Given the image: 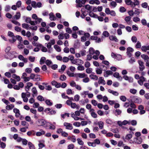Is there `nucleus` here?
Listing matches in <instances>:
<instances>
[{"instance_id": "obj_1", "label": "nucleus", "mask_w": 149, "mask_h": 149, "mask_svg": "<svg viewBox=\"0 0 149 149\" xmlns=\"http://www.w3.org/2000/svg\"><path fill=\"white\" fill-rule=\"evenodd\" d=\"M2 101L7 105L6 107V110H11L14 107V105L12 104H10V102L5 99H3Z\"/></svg>"}, {"instance_id": "obj_2", "label": "nucleus", "mask_w": 149, "mask_h": 149, "mask_svg": "<svg viewBox=\"0 0 149 149\" xmlns=\"http://www.w3.org/2000/svg\"><path fill=\"white\" fill-rule=\"evenodd\" d=\"M131 143L133 144H140L142 141V139L141 137H136L133 139V140H131Z\"/></svg>"}, {"instance_id": "obj_3", "label": "nucleus", "mask_w": 149, "mask_h": 149, "mask_svg": "<svg viewBox=\"0 0 149 149\" xmlns=\"http://www.w3.org/2000/svg\"><path fill=\"white\" fill-rule=\"evenodd\" d=\"M31 5L33 8H40L42 6V4L40 2L36 3L34 1H32Z\"/></svg>"}, {"instance_id": "obj_4", "label": "nucleus", "mask_w": 149, "mask_h": 149, "mask_svg": "<svg viewBox=\"0 0 149 149\" xmlns=\"http://www.w3.org/2000/svg\"><path fill=\"white\" fill-rule=\"evenodd\" d=\"M130 98L131 99V100L132 101H134L136 103L139 104L141 103L142 102L141 99L137 97L131 96L130 97Z\"/></svg>"}, {"instance_id": "obj_5", "label": "nucleus", "mask_w": 149, "mask_h": 149, "mask_svg": "<svg viewBox=\"0 0 149 149\" xmlns=\"http://www.w3.org/2000/svg\"><path fill=\"white\" fill-rule=\"evenodd\" d=\"M86 76H87V75L84 73H76V75H75V77L77 79L79 78H84Z\"/></svg>"}, {"instance_id": "obj_6", "label": "nucleus", "mask_w": 149, "mask_h": 149, "mask_svg": "<svg viewBox=\"0 0 149 149\" xmlns=\"http://www.w3.org/2000/svg\"><path fill=\"white\" fill-rule=\"evenodd\" d=\"M117 123L120 126H122L123 125H125L127 124H130V121H128L127 120H124L123 122L119 121Z\"/></svg>"}, {"instance_id": "obj_7", "label": "nucleus", "mask_w": 149, "mask_h": 149, "mask_svg": "<svg viewBox=\"0 0 149 149\" xmlns=\"http://www.w3.org/2000/svg\"><path fill=\"white\" fill-rule=\"evenodd\" d=\"M138 63L139 65V68L140 71H142L145 69V66L143 65V63L142 61L140 60H138Z\"/></svg>"}, {"instance_id": "obj_8", "label": "nucleus", "mask_w": 149, "mask_h": 149, "mask_svg": "<svg viewBox=\"0 0 149 149\" xmlns=\"http://www.w3.org/2000/svg\"><path fill=\"white\" fill-rule=\"evenodd\" d=\"M64 125L66 129L69 130H72L73 129V127L72 124L66 122L64 123Z\"/></svg>"}, {"instance_id": "obj_9", "label": "nucleus", "mask_w": 149, "mask_h": 149, "mask_svg": "<svg viewBox=\"0 0 149 149\" xmlns=\"http://www.w3.org/2000/svg\"><path fill=\"white\" fill-rule=\"evenodd\" d=\"M89 112L91 114V116L94 118H96L97 116V114L95 112V110L94 109H91L90 110Z\"/></svg>"}, {"instance_id": "obj_10", "label": "nucleus", "mask_w": 149, "mask_h": 149, "mask_svg": "<svg viewBox=\"0 0 149 149\" xmlns=\"http://www.w3.org/2000/svg\"><path fill=\"white\" fill-rule=\"evenodd\" d=\"M13 111L15 113V116L16 117L18 118L20 116V114L19 109L16 108H14Z\"/></svg>"}, {"instance_id": "obj_11", "label": "nucleus", "mask_w": 149, "mask_h": 149, "mask_svg": "<svg viewBox=\"0 0 149 149\" xmlns=\"http://www.w3.org/2000/svg\"><path fill=\"white\" fill-rule=\"evenodd\" d=\"M51 84L53 86H54L56 88H59L61 86V84L54 80L52 81Z\"/></svg>"}, {"instance_id": "obj_12", "label": "nucleus", "mask_w": 149, "mask_h": 149, "mask_svg": "<svg viewBox=\"0 0 149 149\" xmlns=\"http://www.w3.org/2000/svg\"><path fill=\"white\" fill-rule=\"evenodd\" d=\"M127 55L129 57H131L132 56L131 53L133 52V49L131 47H129L127 48Z\"/></svg>"}, {"instance_id": "obj_13", "label": "nucleus", "mask_w": 149, "mask_h": 149, "mask_svg": "<svg viewBox=\"0 0 149 149\" xmlns=\"http://www.w3.org/2000/svg\"><path fill=\"white\" fill-rule=\"evenodd\" d=\"M123 78L126 81H128L130 83H132L133 82V79L131 77H129L127 75H124L123 77Z\"/></svg>"}, {"instance_id": "obj_14", "label": "nucleus", "mask_w": 149, "mask_h": 149, "mask_svg": "<svg viewBox=\"0 0 149 149\" xmlns=\"http://www.w3.org/2000/svg\"><path fill=\"white\" fill-rule=\"evenodd\" d=\"M21 16V14L19 12H17L15 14L13 17V18L16 20L19 19Z\"/></svg>"}, {"instance_id": "obj_15", "label": "nucleus", "mask_w": 149, "mask_h": 149, "mask_svg": "<svg viewBox=\"0 0 149 149\" xmlns=\"http://www.w3.org/2000/svg\"><path fill=\"white\" fill-rule=\"evenodd\" d=\"M98 83L99 84H102L103 85H104L106 84V82L102 77H99Z\"/></svg>"}, {"instance_id": "obj_16", "label": "nucleus", "mask_w": 149, "mask_h": 149, "mask_svg": "<svg viewBox=\"0 0 149 149\" xmlns=\"http://www.w3.org/2000/svg\"><path fill=\"white\" fill-rule=\"evenodd\" d=\"M26 93H22L21 94V97L23 99L24 102H27L28 100V98L26 97Z\"/></svg>"}, {"instance_id": "obj_17", "label": "nucleus", "mask_w": 149, "mask_h": 149, "mask_svg": "<svg viewBox=\"0 0 149 149\" xmlns=\"http://www.w3.org/2000/svg\"><path fill=\"white\" fill-rule=\"evenodd\" d=\"M46 123V122L44 120H39L38 121V125L39 126L44 125Z\"/></svg>"}, {"instance_id": "obj_18", "label": "nucleus", "mask_w": 149, "mask_h": 149, "mask_svg": "<svg viewBox=\"0 0 149 149\" xmlns=\"http://www.w3.org/2000/svg\"><path fill=\"white\" fill-rule=\"evenodd\" d=\"M18 58L19 60L23 61L24 63H27L28 61L27 59L24 58L22 55H19Z\"/></svg>"}, {"instance_id": "obj_19", "label": "nucleus", "mask_w": 149, "mask_h": 149, "mask_svg": "<svg viewBox=\"0 0 149 149\" xmlns=\"http://www.w3.org/2000/svg\"><path fill=\"white\" fill-rule=\"evenodd\" d=\"M131 19V17L129 16L126 17L124 19L125 20L126 22L128 24H131L132 21H130Z\"/></svg>"}, {"instance_id": "obj_20", "label": "nucleus", "mask_w": 149, "mask_h": 149, "mask_svg": "<svg viewBox=\"0 0 149 149\" xmlns=\"http://www.w3.org/2000/svg\"><path fill=\"white\" fill-rule=\"evenodd\" d=\"M109 39L112 41H114L116 42H118V41L116 36H110L109 37Z\"/></svg>"}, {"instance_id": "obj_21", "label": "nucleus", "mask_w": 149, "mask_h": 149, "mask_svg": "<svg viewBox=\"0 0 149 149\" xmlns=\"http://www.w3.org/2000/svg\"><path fill=\"white\" fill-rule=\"evenodd\" d=\"M142 12L143 10L142 9L137 8H135V10L134 11V14H136L137 15H139L140 13H142Z\"/></svg>"}, {"instance_id": "obj_22", "label": "nucleus", "mask_w": 149, "mask_h": 149, "mask_svg": "<svg viewBox=\"0 0 149 149\" xmlns=\"http://www.w3.org/2000/svg\"><path fill=\"white\" fill-rule=\"evenodd\" d=\"M89 3L92 4L95 3L99 5L100 4V2L98 0H91L89 1Z\"/></svg>"}, {"instance_id": "obj_23", "label": "nucleus", "mask_w": 149, "mask_h": 149, "mask_svg": "<svg viewBox=\"0 0 149 149\" xmlns=\"http://www.w3.org/2000/svg\"><path fill=\"white\" fill-rule=\"evenodd\" d=\"M113 76L116 78L118 79L119 80L121 81L122 79V78L119 76V74L118 73L116 72L113 74Z\"/></svg>"}, {"instance_id": "obj_24", "label": "nucleus", "mask_w": 149, "mask_h": 149, "mask_svg": "<svg viewBox=\"0 0 149 149\" xmlns=\"http://www.w3.org/2000/svg\"><path fill=\"white\" fill-rule=\"evenodd\" d=\"M45 132L42 130H40V132H37L36 133V135L37 136H40L42 135L45 134Z\"/></svg>"}, {"instance_id": "obj_25", "label": "nucleus", "mask_w": 149, "mask_h": 149, "mask_svg": "<svg viewBox=\"0 0 149 149\" xmlns=\"http://www.w3.org/2000/svg\"><path fill=\"white\" fill-rule=\"evenodd\" d=\"M108 91L109 93L112 94L113 95L115 96H117L119 95L117 91H114L110 89L108 90Z\"/></svg>"}, {"instance_id": "obj_26", "label": "nucleus", "mask_w": 149, "mask_h": 149, "mask_svg": "<svg viewBox=\"0 0 149 149\" xmlns=\"http://www.w3.org/2000/svg\"><path fill=\"white\" fill-rule=\"evenodd\" d=\"M49 18L51 20H55L56 19V17L53 13H49Z\"/></svg>"}, {"instance_id": "obj_27", "label": "nucleus", "mask_w": 149, "mask_h": 149, "mask_svg": "<svg viewBox=\"0 0 149 149\" xmlns=\"http://www.w3.org/2000/svg\"><path fill=\"white\" fill-rule=\"evenodd\" d=\"M141 56L142 58L144 60V61L145 62L148 61L149 59V57L147 55L143 54L141 55Z\"/></svg>"}, {"instance_id": "obj_28", "label": "nucleus", "mask_w": 149, "mask_h": 149, "mask_svg": "<svg viewBox=\"0 0 149 149\" xmlns=\"http://www.w3.org/2000/svg\"><path fill=\"white\" fill-rule=\"evenodd\" d=\"M32 91L33 93L32 96L34 97L35 96H36L37 94V91L36 88L33 87L32 89Z\"/></svg>"}, {"instance_id": "obj_29", "label": "nucleus", "mask_w": 149, "mask_h": 149, "mask_svg": "<svg viewBox=\"0 0 149 149\" xmlns=\"http://www.w3.org/2000/svg\"><path fill=\"white\" fill-rule=\"evenodd\" d=\"M12 77L14 79H16L17 81H19L20 80V77L18 76L16 74H13L12 75Z\"/></svg>"}, {"instance_id": "obj_30", "label": "nucleus", "mask_w": 149, "mask_h": 149, "mask_svg": "<svg viewBox=\"0 0 149 149\" xmlns=\"http://www.w3.org/2000/svg\"><path fill=\"white\" fill-rule=\"evenodd\" d=\"M54 48L55 50L58 52H60L61 51V47L57 45H55L54 46Z\"/></svg>"}, {"instance_id": "obj_31", "label": "nucleus", "mask_w": 149, "mask_h": 149, "mask_svg": "<svg viewBox=\"0 0 149 149\" xmlns=\"http://www.w3.org/2000/svg\"><path fill=\"white\" fill-rule=\"evenodd\" d=\"M141 49L143 51L146 52L147 50H149V45L143 46L141 47Z\"/></svg>"}, {"instance_id": "obj_32", "label": "nucleus", "mask_w": 149, "mask_h": 149, "mask_svg": "<svg viewBox=\"0 0 149 149\" xmlns=\"http://www.w3.org/2000/svg\"><path fill=\"white\" fill-rule=\"evenodd\" d=\"M139 4V2L138 0H134V2L132 5V7H134L136 5H138Z\"/></svg>"}, {"instance_id": "obj_33", "label": "nucleus", "mask_w": 149, "mask_h": 149, "mask_svg": "<svg viewBox=\"0 0 149 149\" xmlns=\"http://www.w3.org/2000/svg\"><path fill=\"white\" fill-rule=\"evenodd\" d=\"M89 77L91 79L95 80H97L98 79V77L96 75L91 74L90 75Z\"/></svg>"}, {"instance_id": "obj_34", "label": "nucleus", "mask_w": 149, "mask_h": 149, "mask_svg": "<svg viewBox=\"0 0 149 149\" xmlns=\"http://www.w3.org/2000/svg\"><path fill=\"white\" fill-rule=\"evenodd\" d=\"M32 44L35 46L38 47H41L42 46V44L36 42V41H33L32 42Z\"/></svg>"}, {"instance_id": "obj_35", "label": "nucleus", "mask_w": 149, "mask_h": 149, "mask_svg": "<svg viewBox=\"0 0 149 149\" xmlns=\"http://www.w3.org/2000/svg\"><path fill=\"white\" fill-rule=\"evenodd\" d=\"M77 65H80L83 64L84 63L83 61L81 60L78 58L77 59Z\"/></svg>"}, {"instance_id": "obj_36", "label": "nucleus", "mask_w": 149, "mask_h": 149, "mask_svg": "<svg viewBox=\"0 0 149 149\" xmlns=\"http://www.w3.org/2000/svg\"><path fill=\"white\" fill-rule=\"evenodd\" d=\"M132 137V134H127L125 136V139L127 140H130Z\"/></svg>"}, {"instance_id": "obj_37", "label": "nucleus", "mask_w": 149, "mask_h": 149, "mask_svg": "<svg viewBox=\"0 0 149 149\" xmlns=\"http://www.w3.org/2000/svg\"><path fill=\"white\" fill-rule=\"evenodd\" d=\"M96 73L98 74H101L102 73V70L101 68H97L95 70Z\"/></svg>"}, {"instance_id": "obj_38", "label": "nucleus", "mask_w": 149, "mask_h": 149, "mask_svg": "<svg viewBox=\"0 0 149 149\" xmlns=\"http://www.w3.org/2000/svg\"><path fill=\"white\" fill-rule=\"evenodd\" d=\"M88 91H84L81 93L80 94L81 96H83L84 97H86V95H88Z\"/></svg>"}, {"instance_id": "obj_39", "label": "nucleus", "mask_w": 149, "mask_h": 149, "mask_svg": "<svg viewBox=\"0 0 149 149\" xmlns=\"http://www.w3.org/2000/svg\"><path fill=\"white\" fill-rule=\"evenodd\" d=\"M98 124L99 128L101 129H102L103 128L104 123L102 121H99L98 122Z\"/></svg>"}, {"instance_id": "obj_40", "label": "nucleus", "mask_w": 149, "mask_h": 149, "mask_svg": "<svg viewBox=\"0 0 149 149\" xmlns=\"http://www.w3.org/2000/svg\"><path fill=\"white\" fill-rule=\"evenodd\" d=\"M67 73L68 76L70 77H75L76 75V74H74L73 73L69 71H68Z\"/></svg>"}, {"instance_id": "obj_41", "label": "nucleus", "mask_w": 149, "mask_h": 149, "mask_svg": "<svg viewBox=\"0 0 149 149\" xmlns=\"http://www.w3.org/2000/svg\"><path fill=\"white\" fill-rule=\"evenodd\" d=\"M22 26L23 28L26 29L27 30H29V29L30 27H29V25L26 24L24 23L22 24Z\"/></svg>"}, {"instance_id": "obj_42", "label": "nucleus", "mask_w": 149, "mask_h": 149, "mask_svg": "<svg viewBox=\"0 0 149 149\" xmlns=\"http://www.w3.org/2000/svg\"><path fill=\"white\" fill-rule=\"evenodd\" d=\"M135 59L134 57L131 58L129 60V63L131 64H133L134 62H135Z\"/></svg>"}, {"instance_id": "obj_43", "label": "nucleus", "mask_w": 149, "mask_h": 149, "mask_svg": "<svg viewBox=\"0 0 149 149\" xmlns=\"http://www.w3.org/2000/svg\"><path fill=\"white\" fill-rule=\"evenodd\" d=\"M90 81L89 78L87 76L84 78L82 80V81L85 83L88 82Z\"/></svg>"}, {"instance_id": "obj_44", "label": "nucleus", "mask_w": 149, "mask_h": 149, "mask_svg": "<svg viewBox=\"0 0 149 149\" xmlns=\"http://www.w3.org/2000/svg\"><path fill=\"white\" fill-rule=\"evenodd\" d=\"M122 112L121 110L119 109H116L115 111V114L116 116H117L118 115H120Z\"/></svg>"}, {"instance_id": "obj_45", "label": "nucleus", "mask_w": 149, "mask_h": 149, "mask_svg": "<svg viewBox=\"0 0 149 149\" xmlns=\"http://www.w3.org/2000/svg\"><path fill=\"white\" fill-rule=\"evenodd\" d=\"M28 145L30 149H35V147L34 145L31 142H28Z\"/></svg>"}, {"instance_id": "obj_46", "label": "nucleus", "mask_w": 149, "mask_h": 149, "mask_svg": "<svg viewBox=\"0 0 149 149\" xmlns=\"http://www.w3.org/2000/svg\"><path fill=\"white\" fill-rule=\"evenodd\" d=\"M89 52L91 55H93L95 53L94 49L92 47H91L89 49Z\"/></svg>"}, {"instance_id": "obj_47", "label": "nucleus", "mask_w": 149, "mask_h": 149, "mask_svg": "<svg viewBox=\"0 0 149 149\" xmlns=\"http://www.w3.org/2000/svg\"><path fill=\"white\" fill-rule=\"evenodd\" d=\"M77 143L79 144L80 145L83 146L84 144L83 141L80 139L78 138L77 139Z\"/></svg>"}, {"instance_id": "obj_48", "label": "nucleus", "mask_w": 149, "mask_h": 149, "mask_svg": "<svg viewBox=\"0 0 149 149\" xmlns=\"http://www.w3.org/2000/svg\"><path fill=\"white\" fill-rule=\"evenodd\" d=\"M102 35L106 37L109 36V32L107 31H104L102 33Z\"/></svg>"}, {"instance_id": "obj_49", "label": "nucleus", "mask_w": 149, "mask_h": 149, "mask_svg": "<svg viewBox=\"0 0 149 149\" xmlns=\"http://www.w3.org/2000/svg\"><path fill=\"white\" fill-rule=\"evenodd\" d=\"M125 2L127 5H130L132 7V5L133 4V2L131 0H125Z\"/></svg>"}, {"instance_id": "obj_50", "label": "nucleus", "mask_w": 149, "mask_h": 149, "mask_svg": "<svg viewBox=\"0 0 149 149\" xmlns=\"http://www.w3.org/2000/svg\"><path fill=\"white\" fill-rule=\"evenodd\" d=\"M11 22L14 24H15L18 26H20L21 25L17 21L15 20H11Z\"/></svg>"}, {"instance_id": "obj_51", "label": "nucleus", "mask_w": 149, "mask_h": 149, "mask_svg": "<svg viewBox=\"0 0 149 149\" xmlns=\"http://www.w3.org/2000/svg\"><path fill=\"white\" fill-rule=\"evenodd\" d=\"M37 99L40 101H44L45 100L44 98L41 95H39L37 97Z\"/></svg>"}, {"instance_id": "obj_52", "label": "nucleus", "mask_w": 149, "mask_h": 149, "mask_svg": "<svg viewBox=\"0 0 149 149\" xmlns=\"http://www.w3.org/2000/svg\"><path fill=\"white\" fill-rule=\"evenodd\" d=\"M80 98V96L78 95H76L74 97V100L76 102H78L79 101Z\"/></svg>"}, {"instance_id": "obj_53", "label": "nucleus", "mask_w": 149, "mask_h": 149, "mask_svg": "<svg viewBox=\"0 0 149 149\" xmlns=\"http://www.w3.org/2000/svg\"><path fill=\"white\" fill-rule=\"evenodd\" d=\"M46 60V58L45 57H42L40 60V64L41 65L44 64Z\"/></svg>"}, {"instance_id": "obj_54", "label": "nucleus", "mask_w": 149, "mask_h": 149, "mask_svg": "<svg viewBox=\"0 0 149 149\" xmlns=\"http://www.w3.org/2000/svg\"><path fill=\"white\" fill-rule=\"evenodd\" d=\"M28 126H27L25 127L21 128L20 129V131L22 132H24L26 131V129H28Z\"/></svg>"}, {"instance_id": "obj_55", "label": "nucleus", "mask_w": 149, "mask_h": 149, "mask_svg": "<svg viewBox=\"0 0 149 149\" xmlns=\"http://www.w3.org/2000/svg\"><path fill=\"white\" fill-rule=\"evenodd\" d=\"M130 92L133 94H135L136 93L137 91L135 89H131L130 90Z\"/></svg>"}, {"instance_id": "obj_56", "label": "nucleus", "mask_w": 149, "mask_h": 149, "mask_svg": "<svg viewBox=\"0 0 149 149\" xmlns=\"http://www.w3.org/2000/svg\"><path fill=\"white\" fill-rule=\"evenodd\" d=\"M64 34L62 33H60L58 36V38L59 40H63L64 38Z\"/></svg>"}, {"instance_id": "obj_57", "label": "nucleus", "mask_w": 149, "mask_h": 149, "mask_svg": "<svg viewBox=\"0 0 149 149\" xmlns=\"http://www.w3.org/2000/svg\"><path fill=\"white\" fill-rule=\"evenodd\" d=\"M67 94L68 95L73 94L74 92H72V90L70 89H68L66 91Z\"/></svg>"}, {"instance_id": "obj_58", "label": "nucleus", "mask_w": 149, "mask_h": 149, "mask_svg": "<svg viewBox=\"0 0 149 149\" xmlns=\"http://www.w3.org/2000/svg\"><path fill=\"white\" fill-rule=\"evenodd\" d=\"M10 8V6L9 5L6 6L4 8V10L6 12L9 11Z\"/></svg>"}, {"instance_id": "obj_59", "label": "nucleus", "mask_w": 149, "mask_h": 149, "mask_svg": "<svg viewBox=\"0 0 149 149\" xmlns=\"http://www.w3.org/2000/svg\"><path fill=\"white\" fill-rule=\"evenodd\" d=\"M66 68V66L65 65H63L61 67V69L59 70V72H63L65 69Z\"/></svg>"}, {"instance_id": "obj_60", "label": "nucleus", "mask_w": 149, "mask_h": 149, "mask_svg": "<svg viewBox=\"0 0 149 149\" xmlns=\"http://www.w3.org/2000/svg\"><path fill=\"white\" fill-rule=\"evenodd\" d=\"M61 116L63 118H64L65 116L69 117L70 116V114L69 113H65L64 114H62L61 115Z\"/></svg>"}, {"instance_id": "obj_61", "label": "nucleus", "mask_w": 149, "mask_h": 149, "mask_svg": "<svg viewBox=\"0 0 149 149\" xmlns=\"http://www.w3.org/2000/svg\"><path fill=\"white\" fill-rule=\"evenodd\" d=\"M140 20V19L137 17H134V18H133V21L135 22H139Z\"/></svg>"}, {"instance_id": "obj_62", "label": "nucleus", "mask_w": 149, "mask_h": 149, "mask_svg": "<svg viewBox=\"0 0 149 149\" xmlns=\"http://www.w3.org/2000/svg\"><path fill=\"white\" fill-rule=\"evenodd\" d=\"M93 71L92 68H88L86 69V72L88 74H90Z\"/></svg>"}, {"instance_id": "obj_63", "label": "nucleus", "mask_w": 149, "mask_h": 149, "mask_svg": "<svg viewBox=\"0 0 149 149\" xmlns=\"http://www.w3.org/2000/svg\"><path fill=\"white\" fill-rule=\"evenodd\" d=\"M110 5L112 6V7L114 8L116 7L117 5V3H116L114 1H112L110 3Z\"/></svg>"}, {"instance_id": "obj_64", "label": "nucleus", "mask_w": 149, "mask_h": 149, "mask_svg": "<svg viewBox=\"0 0 149 149\" xmlns=\"http://www.w3.org/2000/svg\"><path fill=\"white\" fill-rule=\"evenodd\" d=\"M74 145L73 144H71L69 145L68 146V149H73L74 148Z\"/></svg>"}]
</instances>
